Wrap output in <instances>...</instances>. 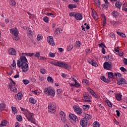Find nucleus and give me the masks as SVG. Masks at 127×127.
<instances>
[{"mask_svg":"<svg viewBox=\"0 0 127 127\" xmlns=\"http://www.w3.org/2000/svg\"><path fill=\"white\" fill-rule=\"evenodd\" d=\"M27 59L25 56H21L19 60L17 61V65L18 68L21 67L23 72H27L28 71V64H27Z\"/></svg>","mask_w":127,"mask_h":127,"instance_id":"obj_1","label":"nucleus"},{"mask_svg":"<svg viewBox=\"0 0 127 127\" xmlns=\"http://www.w3.org/2000/svg\"><path fill=\"white\" fill-rule=\"evenodd\" d=\"M44 92L46 96H49L54 98L55 96V90L50 87H46L44 89Z\"/></svg>","mask_w":127,"mask_h":127,"instance_id":"obj_2","label":"nucleus"},{"mask_svg":"<svg viewBox=\"0 0 127 127\" xmlns=\"http://www.w3.org/2000/svg\"><path fill=\"white\" fill-rule=\"evenodd\" d=\"M51 64H53V65H55V66L61 67L62 68H64L65 69H67V70H70V69H71V67L69 64L63 62H58L55 63H51Z\"/></svg>","mask_w":127,"mask_h":127,"instance_id":"obj_3","label":"nucleus"},{"mask_svg":"<svg viewBox=\"0 0 127 127\" xmlns=\"http://www.w3.org/2000/svg\"><path fill=\"white\" fill-rule=\"evenodd\" d=\"M10 31L13 36L15 37L13 38L14 40H18L19 39V37H18V30L16 28L11 29Z\"/></svg>","mask_w":127,"mask_h":127,"instance_id":"obj_4","label":"nucleus"},{"mask_svg":"<svg viewBox=\"0 0 127 127\" xmlns=\"http://www.w3.org/2000/svg\"><path fill=\"white\" fill-rule=\"evenodd\" d=\"M10 80L11 81V82L9 84L10 90L14 93H17V89L15 88V83L13 81L12 79L10 78Z\"/></svg>","mask_w":127,"mask_h":127,"instance_id":"obj_5","label":"nucleus"},{"mask_svg":"<svg viewBox=\"0 0 127 127\" xmlns=\"http://www.w3.org/2000/svg\"><path fill=\"white\" fill-rule=\"evenodd\" d=\"M48 112L51 114H54L56 112V105L50 103L48 105Z\"/></svg>","mask_w":127,"mask_h":127,"instance_id":"obj_6","label":"nucleus"},{"mask_svg":"<svg viewBox=\"0 0 127 127\" xmlns=\"http://www.w3.org/2000/svg\"><path fill=\"white\" fill-rule=\"evenodd\" d=\"M26 118L29 122H31V123L34 124V125L36 124V122H35V120H34V118H33L32 114L28 113V115L26 116Z\"/></svg>","mask_w":127,"mask_h":127,"instance_id":"obj_7","label":"nucleus"},{"mask_svg":"<svg viewBox=\"0 0 127 127\" xmlns=\"http://www.w3.org/2000/svg\"><path fill=\"white\" fill-rule=\"evenodd\" d=\"M103 67L104 69H106V70H111L113 66L112 65V64L109 63L107 62H106L105 63H104Z\"/></svg>","mask_w":127,"mask_h":127,"instance_id":"obj_8","label":"nucleus"},{"mask_svg":"<svg viewBox=\"0 0 127 127\" xmlns=\"http://www.w3.org/2000/svg\"><path fill=\"white\" fill-rule=\"evenodd\" d=\"M61 115V121L63 122V123H66L67 119H66V114L64 112L61 111L60 112Z\"/></svg>","mask_w":127,"mask_h":127,"instance_id":"obj_9","label":"nucleus"},{"mask_svg":"<svg viewBox=\"0 0 127 127\" xmlns=\"http://www.w3.org/2000/svg\"><path fill=\"white\" fill-rule=\"evenodd\" d=\"M80 125L82 127H86L88 126V120H86V119L83 118L80 121Z\"/></svg>","mask_w":127,"mask_h":127,"instance_id":"obj_10","label":"nucleus"},{"mask_svg":"<svg viewBox=\"0 0 127 127\" xmlns=\"http://www.w3.org/2000/svg\"><path fill=\"white\" fill-rule=\"evenodd\" d=\"M73 110L74 112L77 113L78 115H80V114H82V109L79 106H74Z\"/></svg>","mask_w":127,"mask_h":127,"instance_id":"obj_11","label":"nucleus"},{"mask_svg":"<svg viewBox=\"0 0 127 127\" xmlns=\"http://www.w3.org/2000/svg\"><path fill=\"white\" fill-rule=\"evenodd\" d=\"M69 118L70 119V120L75 121V122H79V119L77 118V116L73 114H70L69 115Z\"/></svg>","mask_w":127,"mask_h":127,"instance_id":"obj_12","label":"nucleus"},{"mask_svg":"<svg viewBox=\"0 0 127 127\" xmlns=\"http://www.w3.org/2000/svg\"><path fill=\"white\" fill-rule=\"evenodd\" d=\"M47 40L48 43H49L50 45H55V44L54 43V41L53 40V37L51 38V36H50L49 37L47 38Z\"/></svg>","mask_w":127,"mask_h":127,"instance_id":"obj_13","label":"nucleus"},{"mask_svg":"<svg viewBox=\"0 0 127 127\" xmlns=\"http://www.w3.org/2000/svg\"><path fill=\"white\" fill-rule=\"evenodd\" d=\"M75 18L76 20H82V18H83V15L81 13H76L75 14Z\"/></svg>","mask_w":127,"mask_h":127,"instance_id":"obj_14","label":"nucleus"},{"mask_svg":"<svg viewBox=\"0 0 127 127\" xmlns=\"http://www.w3.org/2000/svg\"><path fill=\"white\" fill-rule=\"evenodd\" d=\"M22 97H23L22 93H21V92H19L15 95V99L16 101H20V100L22 99Z\"/></svg>","mask_w":127,"mask_h":127,"instance_id":"obj_15","label":"nucleus"},{"mask_svg":"<svg viewBox=\"0 0 127 127\" xmlns=\"http://www.w3.org/2000/svg\"><path fill=\"white\" fill-rule=\"evenodd\" d=\"M88 92H89L90 94L92 95V96H93V97H94L95 98H96V99H98V95L96 94V93H95V92H94L93 90H92L91 88H89L88 89Z\"/></svg>","mask_w":127,"mask_h":127,"instance_id":"obj_16","label":"nucleus"},{"mask_svg":"<svg viewBox=\"0 0 127 127\" xmlns=\"http://www.w3.org/2000/svg\"><path fill=\"white\" fill-rule=\"evenodd\" d=\"M9 55L13 56L16 55V51H15V49L11 48V49L9 50Z\"/></svg>","mask_w":127,"mask_h":127,"instance_id":"obj_17","label":"nucleus"},{"mask_svg":"<svg viewBox=\"0 0 127 127\" xmlns=\"http://www.w3.org/2000/svg\"><path fill=\"white\" fill-rule=\"evenodd\" d=\"M123 84H126V79H124V78H121L118 81V84L122 85Z\"/></svg>","mask_w":127,"mask_h":127,"instance_id":"obj_18","label":"nucleus"},{"mask_svg":"<svg viewBox=\"0 0 127 127\" xmlns=\"http://www.w3.org/2000/svg\"><path fill=\"white\" fill-rule=\"evenodd\" d=\"M92 17L95 20H98L99 19V17L98 15H97V12L95 11L92 14Z\"/></svg>","mask_w":127,"mask_h":127,"instance_id":"obj_19","label":"nucleus"},{"mask_svg":"<svg viewBox=\"0 0 127 127\" xmlns=\"http://www.w3.org/2000/svg\"><path fill=\"white\" fill-rule=\"evenodd\" d=\"M101 16L103 18H104V21H103V26H106V24H107V18H106V16L105 14H101Z\"/></svg>","mask_w":127,"mask_h":127,"instance_id":"obj_20","label":"nucleus"},{"mask_svg":"<svg viewBox=\"0 0 127 127\" xmlns=\"http://www.w3.org/2000/svg\"><path fill=\"white\" fill-rule=\"evenodd\" d=\"M68 7L69 9H73V8H76L77 7V5L74 4H70L68 5Z\"/></svg>","mask_w":127,"mask_h":127,"instance_id":"obj_21","label":"nucleus"},{"mask_svg":"<svg viewBox=\"0 0 127 127\" xmlns=\"http://www.w3.org/2000/svg\"><path fill=\"white\" fill-rule=\"evenodd\" d=\"M115 5L116 7H117V8L120 9L121 7H122V3L119 1H117L115 3Z\"/></svg>","mask_w":127,"mask_h":127,"instance_id":"obj_22","label":"nucleus"},{"mask_svg":"<svg viewBox=\"0 0 127 127\" xmlns=\"http://www.w3.org/2000/svg\"><path fill=\"white\" fill-rule=\"evenodd\" d=\"M84 119L85 120L89 121V120H91V119H92V116H91V115H89V114H86L85 116Z\"/></svg>","mask_w":127,"mask_h":127,"instance_id":"obj_23","label":"nucleus"},{"mask_svg":"<svg viewBox=\"0 0 127 127\" xmlns=\"http://www.w3.org/2000/svg\"><path fill=\"white\" fill-rule=\"evenodd\" d=\"M122 96L121 94H116V98L117 101H121L122 100Z\"/></svg>","mask_w":127,"mask_h":127,"instance_id":"obj_24","label":"nucleus"},{"mask_svg":"<svg viewBox=\"0 0 127 127\" xmlns=\"http://www.w3.org/2000/svg\"><path fill=\"white\" fill-rule=\"evenodd\" d=\"M4 109H5V104L4 103L0 104V110L1 111H4Z\"/></svg>","mask_w":127,"mask_h":127,"instance_id":"obj_25","label":"nucleus"},{"mask_svg":"<svg viewBox=\"0 0 127 127\" xmlns=\"http://www.w3.org/2000/svg\"><path fill=\"white\" fill-rule=\"evenodd\" d=\"M83 110H85V111H88L90 109V105H84L83 106Z\"/></svg>","mask_w":127,"mask_h":127,"instance_id":"obj_26","label":"nucleus"},{"mask_svg":"<svg viewBox=\"0 0 127 127\" xmlns=\"http://www.w3.org/2000/svg\"><path fill=\"white\" fill-rule=\"evenodd\" d=\"M29 102L31 104H36V100L33 98H30Z\"/></svg>","mask_w":127,"mask_h":127,"instance_id":"obj_27","label":"nucleus"},{"mask_svg":"<svg viewBox=\"0 0 127 127\" xmlns=\"http://www.w3.org/2000/svg\"><path fill=\"white\" fill-rule=\"evenodd\" d=\"M117 34H118V35H120V36H121V37H123V38H125L126 35L125 34H124L123 33L117 31Z\"/></svg>","mask_w":127,"mask_h":127,"instance_id":"obj_28","label":"nucleus"},{"mask_svg":"<svg viewBox=\"0 0 127 127\" xmlns=\"http://www.w3.org/2000/svg\"><path fill=\"white\" fill-rule=\"evenodd\" d=\"M93 127H100V123L99 122L95 121L93 124Z\"/></svg>","mask_w":127,"mask_h":127,"instance_id":"obj_29","label":"nucleus"},{"mask_svg":"<svg viewBox=\"0 0 127 127\" xmlns=\"http://www.w3.org/2000/svg\"><path fill=\"white\" fill-rule=\"evenodd\" d=\"M112 14L114 17H118V16H119V13L117 11H114L112 12Z\"/></svg>","mask_w":127,"mask_h":127,"instance_id":"obj_30","label":"nucleus"},{"mask_svg":"<svg viewBox=\"0 0 127 127\" xmlns=\"http://www.w3.org/2000/svg\"><path fill=\"white\" fill-rule=\"evenodd\" d=\"M108 75L109 79H112L114 77V73L112 72H108Z\"/></svg>","mask_w":127,"mask_h":127,"instance_id":"obj_31","label":"nucleus"},{"mask_svg":"<svg viewBox=\"0 0 127 127\" xmlns=\"http://www.w3.org/2000/svg\"><path fill=\"white\" fill-rule=\"evenodd\" d=\"M47 81L48 82H49V83H52V84H53V78H52V77H51V76L48 77Z\"/></svg>","mask_w":127,"mask_h":127,"instance_id":"obj_32","label":"nucleus"},{"mask_svg":"<svg viewBox=\"0 0 127 127\" xmlns=\"http://www.w3.org/2000/svg\"><path fill=\"white\" fill-rule=\"evenodd\" d=\"M96 4L98 7H101V4L100 3V0H94Z\"/></svg>","mask_w":127,"mask_h":127,"instance_id":"obj_33","label":"nucleus"},{"mask_svg":"<svg viewBox=\"0 0 127 127\" xmlns=\"http://www.w3.org/2000/svg\"><path fill=\"white\" fill-rule=\"evenodd\" d=\"M6 125H7V121L6 120H4L1 123V126H2V127H5Z\"/></svg>","mask_w":127,"mask_h":127,"instance_id":"obj_34","label":"nucleus"},{"mask_svg":"<svg viewBox=\"0 0 127 127\" xmlns=\"http://www.w3.org/2000/svg\"><path fill=\"white\" fill-rule=\"evenodd\" d=\"M9 4L10 5H11L12 6H13V5H15L16 4V3L15 2V1L12 0L9 1Z\"/></svg>","mask_w":127,"mask_h":127,"instance_id":"obj_35","label":"nucleus"},{"mask_svg":"<svg viewBox=\"0 0 127 127\" xmlns=\"http://www.w3.org/2000/svg\"><path fill=\"white\" fill-rule=\"evenodd\" d=\"M106 104H107L108 106L110 108H112V102H111V101H110V100H106Z\"/></svg>","mask_w":127,"mask_h":127,"instance_id":"obj_36","label":"nucleus"},{"mask_svg":"<svg viewBox=\"0 0 127 127\" xmlns=\"http://www.w3.org/2000/svg\"><path fill=\"white\" fill-rule=\"evenodd\" d=\"M11 109H12L13 114H14V115H15V114H16V113H17L16 108H15L14 107H11Z\"/></svg>","mask_w":127,"mask_h":127,"instance_id":"obj_37","label":"nucleus"},{"mask_svg":"<svg viewBox=\"0 0 127 127\" xmlns=\"http://www.w3.org/2000/svg\"><path fill=\"white\" fill-rule=\"evenodd\" d=\"M16 119L18 122H21L22 121V117L20 115H17L16 116Z\"/></svg>","mask_w":127,"mask_h":127,"instance_id":"obj_38","label":"nucleus"},{"mask_svg":"<svg viewBox=\"0 0 127 127\" xmlns=\"http://www.w3.org/2000/svg\"><path fill=\"white\" fill-rule=\"evenodd\" d=\"M43 20L45 22H46V23H48L49 22V18L47 16H45L43 18Z\"/></svg>","mask_w":127,"mask_h":127,"instance_id":"obj_39","label":"nucleus"},{"mask_svg":"<svg viewBox=\"0 0 127 127\" xmlns=\"http://www.w3.org/2000/svg\"><path fill=\"white\" fill-rule=\"evenodd\" d=\"M46 15H48V16H51L52 17H55V15L52 13L50 12H47L46 13Z\"/></svg>","mask_w":127,"mask_h":127,"instance_id":"obj_40","label":"nucleus"},{"mask_svg":"<svg viewBox=\"0 0 127 127\" xmlns=\"http://www.w3.org/2000/svg\"><path fill=\"white\" fill-rule=\"evenodd\" d=\"M42 38L43 37L41 36V35L39 34L37 37V39L38 41H41V40H42Z\"/></svg>","mask_w":127,"mask_h":127,"instance_id":"obj_41","label":"nucleus"},{"mask_svg":"<svg viewBox=\"0 0 127 127\" xmlns=\"http://www.w3.org/2000/svg\"><path fill=\"white\" fill-rule=\"evenodd\" d=\"M98 46H99V47H100V48H106V47H106V45H105L104 44V43H101V44H99L98 45Z\"/></svg>","mask_w":127,"mask_h":127,"instance_id":"obj_42","label":"nucleus"},{"mask_svg":"<svg viewBox=\"0 0 127 127\" xmlns=\"http://www.w3.org/2000/svg\"><path fill=\"white\" fill-rule=\"evenodd\" d=\"M73 49V45L70 44L67 46V50L68 51H70Z\"/></svg>","mask_w":127,"mask_h":127,"instance_id":"obj_43","label":"nucleus"},{"mask_svg":"<svg viewBox=\"0 0 127 127\" xmlns=\"http://www.w3.org/2000/svg\"><path fill=\"white\" fill-rule=\"evenodd\" d=\"M49 57H51V58H53L55 57V53H49Z\"/></svg>","mask_w":127,"mask_h":127,"instance_id":"obj_44","label":"nucleus"},{"mask_svg":"<svg viewBox=\"0 0 127 127\" xmlns=\"http://www.w3.org/2000/svg\"><path fill=\"white\" fill-rule=\"evenodd\" d=\"M40 72L42 73V74H46V69L42 68L40 69Z\"/></svg>","mask_w":127,"mask_h":127,"instance_id":"obj_45","label":"nucleus"},{"mask_svg":"<svg viewBox=\"0 0 127 127\" xmlns=\"http://www.w3.org/2000/svg\"><path fill=\"white\" fill-rule=\"evenodd\" d=\"M23 82L24 84V85H28V84H29V81L27 79L23 80Z\"/></svg>","mask_w":127,"mask_h":127,"instance_id":"obj_46","label":"nucleus"},{"mask_svg":"<svg viewBox=\"0 0 127 127\" xmlns=\"http://www.w3.org/2000/svg\"><path fill=\"white\" fill-rule=\"evenodd\" d=\"M61 93H62V90L61 89H59L57 90V95L59 97L61 95Z\"/></svg>","mask_w":127,"mask_h":127,"instance_id":"obj_47","label":"nucleus"},{"mask_svg":"<svg viewBox=\"0 0 127 127\" xmlns=\"http://www.w3.org/2000/svg\"><path fill=\"white\" fill-rule=\"evenodd\" d=\"M120 70H121V71L123 72V73H126L127 72V69L125 68L124 66L120 67Z\"/></svg>","mask_w":127,"mask_h":127,"instance_id":"obj_48","label":"nucleus"},{"mask_svg":"<svg viewBox=\"0 0 127 127\" xmlns=\"http://www.w3.org/2000/svg\"><path fill=\"white\" fill-rule=\"evenodd\" d=\"M66 122H64L65 124H64V127H71V126L70 125V124H69L67 122V120L66 121Z\"/></svg>","mask_w":127,"mask_h":127,"instance_id":"obj_49","label":"nucleus"},{"mask_svg":"<svg viewBox=\"0 0 127 127\" xmlns=\"http://www.w3.org/2000/svg\"><path fill=\"white\" fill-rule=\"evenodd\" d=\"M91 65H92V66H94V67H97V66H98L97 62H96V61H95L94 60H93V62H92Z\"/></svg>","mask_w":127,"mask_h":127,"instance_id":"obj_50","label":"nucleus"},{"mask_svg":"<svg viewBox=\"0 0 127 127\" xmlns=\"http://www.w3.org/2000/svg\"><path fill=\"white\" fill-rule=\"evenodd\" d=\"M38 58L39 60H45V61L47 60V59L44 57H39Z\"/></svg>","mask_w":127,"mask_h":127,"instance_id":"obj_51","label":"nucleus"},{"mask_svg":"<svg viewBox=\"0 0 127 127\" xmlns=\"http://www.w3.org/2000/svg\"><path fill=\"white\" fill-rule=\"evenodd\" d=\"M74 87H76V88H79V87H80V83H78V82H75L74 84Z\"/></svg>","mask_w":127,"mask_h":127,"instance_id":"obj_52","label":"nucleus"},{"mask_svg":"<svg viewBox=\"0 0 127 127\" xmlns=\"http://www.w3.org/2000/svg\"><path fill=\"white\" fill-rule=\"evenodd\" d=\"M102 7H103V8H105V9H108V4H102Z\"/></svg>","mask_w":127,"mask_h":127,"instance_id":"obj_53","label":"nucleus"},{"mask_svg":"<svg viewBox=\"0 0 127 127\" xmlns=\"http://www.w3.org/2000/svg\"><path fill=\"white\" fill-rule=\"evenodd\" d=\"M82 83H85L86 85H88V83H89V81L86 79H83L82 80Z\"/></svg>","mask_w":127,"mask_h":127,"instance_id":"obj_54","label":"nucleus"},{"mask_svg":"<svg viewBox=\"0 0 127 127\" xmlns=\"http://www.w3.org/2000/svg\"><path fill=\"white\" fill-rule=\"evenodd\" d=\"M94 61L92 59H89L88 60V63H89V64H91L92 65V64H93V62Z\"/></svg>","mask_w":127,"mask_h":127,"instance_id":"obj_55","label":"nucleus"},{"mask_svg":"<svg viewBox=\"0 0 127 127\" xmlns=\"http://www.w3.org/2000/svg\"><path fill=\"white\" fill-rule=\"evenodd\" d=\"M104 82H105V83H111V80H109V79H106L105 78V80L104 81Z\"/></svg>","mask_w":127,"mask_h":127,"instance_id":"obj_56","label":"nucleus"},{"mask_svg":"<svg viewBox=\"0 0 127 127\" xmlns=\"http://www.w3.org/2000/svg\"><path fill=\"white\" fill-rule=\"evenodd\" d=\"M40 53L38 52L35 55V57H38V58H39V57H40Z\"/></svg>","mask_w":127,"mask_h":127,"instance_id":"obj_57","label":"nucleus"},{"mask_svg":"<svg viewBox=\"0 0 127 127\" xmlns=\"http://www.w3.org/2000/svg\"><path fill=\"white\" fill-rule=\"evenodd\" d=\"M76 44H77V47H80V46H81V42H80V41H76Z\"/></svg>","mask_w":127,"mask_h":127,"instance_id":"obj_58","label":"nucleus"},{"mask_svg":"<svg viewBox=\"0 0 127 127\" xmlns=\"http://www.w3.org/2000/svg\"><path fill=\"white\" fill-rule=\"evenodd\" d=\"M125 65H127V59L124 58L123 60Z\"/></svg>","mask_w":127,"mask_h":127,"instance_id":"obj_59","label":"nucleus"},{"mask_svg":"<svg viewBox=\"0 0 127 127\" xmlns=\"http://www.w3.org/2000/svg\"><path fill=\"white\" fill-rule=\"evenodd\" d=\"M75 14H76V13L71 12L69 14V16H74V17H75Z\"/></svg>","mask_w":127,"mask_h":127,"instance_id":"obj_60","label":"nucleus"},{"mask_svg":"<svg viewBox=\"0 0 127 127\" xmlns=\"http://www.w3.org/2000/svg\"><path fill=\"white\" fill-rule=\"evenodd\" d=\"M15 65H16V64L15 63V61L13 60V64H11V66H12V67H14V66H15Z\"/></svg>","mask_w":127,"mask_h":127,"instance_id":"obj_61","label":"nucleus"},{"mask_svg":"<svg viewBox=\"0 0 127 127\" xmlns=\"http://www.w3.org/2000/svg\"><path fill=\"white\" fill-rule=\"evenodd\" d=\"M59 32V28L56 29V31H55V34L58 35V33Z\"/></svg>","mask_w":127,"mask_h":127,"instance_id":"obj_62","label":"nucleus"},{"mask_svg":"<svg viewBox=\"0 0 127 127\" xmlns=\"http://www.w3.org/2000/svg\"><path fill=\"white\" fill-rule=\"evenodd\" d=\"M119 56H124V52H119Z\"/></svg>","mask_w":127,"mask_h":127,"instance_id":"obj_63","label":"nucleus"},{"mask_svg":"<svg viewBox=\"0 0 127 127\" xmlns=\"http://www.w3.org/2000/svg\"><path fill=\"white\" fill-rule=\"evenodd\" d=\"M116 112L117 113V116L118 117H120V115H121L120 111H119V110H116Z\"/></svg>","mask_w":127,"mask_h":127,"instance_id":"obj_64","label":"nucleus"}]
</instances>
